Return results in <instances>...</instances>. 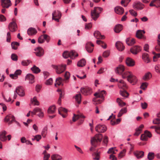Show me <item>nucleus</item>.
<instances>
[{
	"instance_id": "1",
	"label": "nucleus",
	"mask_w": 160,
	"mask_h": 160,
	"mask_svg": "<svg viewBox=\"0 0 160 160\" xmlns=\"http://www.w3.org/2000/svg\"><path fill=\"white\" fill-rule=\"evenodd\" d=\"M125 68L122 65H120L117 67L115 70L116 73L118 74H122V77L123 78H127V81L132 85L135 84L138 81L136 77L131 72H125L122 73Z\"/></svg>"
},
{
	"instance_id": "2",
	"label": "nucleus",
	"mask_w": 160,
	"mask_h": 160,
	"mask_svg": "<svg viewBox=\"0 0 160 160\" xmlns=\"http://www.w3.org/2000/svg\"><path fill=\"white\" fill-rule=\"evenodd\" d=\"M102 138V134L100 133L97 134L94 137L92 138L91 140L92 146L90 148L91 151L93 152H97L98 149H96V148L99 145L101 142Z\"/></svg>"
},
{
	"instance_id": "3",
	"label": "nucleus",
	"mask_w": 160,
	"mask_h": 160,
	"mask_svg": "<svg viewBox=\"0 0 160 160\" xmlns=\"http://www.w3.org/2000/svg\"><path fill=\"white\" fill-rule=\"evenodd\" d=\"M105 91H102L99 93H96L94 94V96L96 97L94 98L93 101L94 102H96V105L98 103H100L104 100V94H105Z\"/></svg>"
},
{
	"instance_id": "4",
	"label": "nucleus",
	"mask_w": 160,
	"mask_h": 160,
	"mask_svg": "<svg viewBox=\"0 0 160 160\" xmlns=\"http://www.w3.org/2000/svg\"><path fill=\"white\" fill-rule=\"evenodd\" d=\"M102 10V8L99 7H95L93 10H91V16L92 18L96 21L99 16V14Z\"/></svg>"
},
{
	"instance_id": "5",
	"label": "nucleus",
	"mask_w": 160,
	"mask_h": 160,
	"mask_svg": "<svg viewBox=\"0 0 160 160\" xmlns=\"http://www.w3.org/2000/svg\"><path fill=\"white\" fill-rule=\"evenodd\" d=\"M63 56L65 58H68L69 57L73 59L75 57L78 56V54L74 51H72L69 52L68 51H65L63 53Z\"/></svg>"
},
{
	"instance_id": "6",
	"label": "nucleus",
	"mask_w": 160,
	"mask_h": 160,
	"mask_svg": "<svg viewBox=\"0 0 160 160\" xmlns=\"http://www.w3.org/2000/svg\"><path fill=\"white\" fill-rule=\"evenodd\" d=\"M66 66V65H52V67L55 69L56 72L58 74L61 73L65 70Z\"/></svg>"
},
{
	"instance_id": "7",
	"label": "nucleus",
	"mask_w": 160,
	"mask_h": 160,
	"mask_svg": "<svg viewBox=\"0 0 160 160\" xmlns=\"http://www.w3.org/2000/svg\"><path fill=\"white\" fill-rule=\"evenodd\" d=\"M85 118V117L81 113L78 114H74L72 117V120L73 122H75L77 120L79 119L80 124H81L84 121Z\"/></svg>"
},
{
	"instance_id": "8",
	"label": "nucleus",
	"mask_w": 160,
	"mask_h": 160,
	"mask_svg": "<svg viewBox=\"0 0 160 160\" xmlns=\"http://www.w3.org/2000/svg\"><path fill=\"white\" fill-rule=\"evenodd\" d=\"M38 112H40L39 114H37L39 117L42 118L43 117V112L42 111L41 108L38 107L35 108L33 111L31 112V116L33 117V115L36 114Z\"/></svg>"
},
{
	"instance_id": "9",
	"label": "nucleus",
	"mask_w": 160,
	"mask_h": 160,
	"mask_svg": "<svg viewBox=\"0 0 160 160\" xmlns=\"http://www.w3.org/2000/svg\"><path fill=\"white\" fill-rule=\"evenodd\" d=\"M61 13L59 11H55L52 13V19L57 22L59 21V19L61 17Z\"/></svg>"
},
{
	"instance_id": "10",
	"label": "nucleus",
	"mask_w": 160,
	"mask_h": 160,
	"mask_svg": "<svg viewBox=\"0 0 160 160\" xmlns=\"http://www.w3.org/2000/svg\"><path fill=\"white\" fill-rule=\"evenodd\" d=\"M107 129L106 126L102 124H98L95 128V130L98 132H104L106 131Z\"/></svg>"
},
{
	"instance_id": "11",
	"label": "nucleus",
	"mask_w": 160,
	"mask_h": 160,
	"mask_svg": "<svg viewBox=\"0 0 160 160\" xmlns=\"http://www.w3.org/2000/svg\"><path fill=\"white\" fill-rule=\"evenodd\" d=\"M1 4L3 8H8L11 6L12 3L10 0H1Z\"/></svg>"
},
{
	"instance_id": "12",
	"label": "nucleus",
	"mask_w": 160,
	"mask_h": 160,
	"mask_svg": "<svg viewBox=\"0 0 160 160\" xmlns=\"http://www.w3.org/2000/svg\"><path fill=\"white\" fill-rule=\"evenodd\" d=\"M4 120L5 122H8L9 125L11 124L13 122L15 121L14 116L11 114L6 116Z\"/></svg>"
},
{
	"instance_id": "13",
	"label": "nucleus",
	"mask_w": 160,
	"mask_h": 160,
	"mask_svg": "<svg viewBox=\"0 0 160 160\" xmlns=\"http://www.w3.org/2000/svg\"><path fill=\"white\" fill-rule=\"evenodd\" d=\"M8 28L9 30L12 32H15L17 30V25L14 18L12 19V22L9 24Z\"/></svg>"
},
{
	"instance_id": "14",
	"label": "nucleus",
	"mask_w": 160,
	"mask_h": 160,
	"mask_svg": "<svg viewBox=\"0 0 160 160\" xmlns=\"http://www.w3.org/2000/svg\"><path fill=\"white\" fill-rule=\"evenodd\" d=\"M133 7L134 9L137 10H141L144 8V5L140 2H135L133 5Z\"/></svg>"
},
{
	"instance_id": "15",
	"label": "nucleus",
	"mask_w": 160,
	"mask_h": 160,
	"mask_svg": "<svg viewBox=\"0 0 160 160\" xmlns=\"http://www.w3.org/2000/svg\"><path fill=\"white\" fill-rule=\"evenodd\" d=\"M141 50L142 48L140 46L136 45L132 48L130 51L133 54H137L141 51Z\"/></svg>"
},
{
	"instance_id": "16",
	"label": "nucleus",
	"mask_w": 160,
	"mask_h": 160,
	"mask_svg": "<svg viewBox=\"0 0 160 160\" xmlns=\"http://www.w3.org/2000/svg\"><path fill=\"white\" fill-rule=\"evenodd\" d=\"M35 53L38 57H41L44 54V50L40 47H38L34 49Z\"/></svg>"
},
{
	"instance_id": "17",
	"label": "nucleus",
	"mask_w": 160,
	"mask_h": 160,
	"mask_svg": "<svg viewBox=\"0 0 160 160\" xmlns=\"http://www.w3.org/2000/svg\"><path fill=\"white\" fill-rule=\"evenodd\" d=\"M15 92L21 97H23L25 94L24 89L21 86L17 87L16 89Z\"/></svg>"
},
{
	"instance_id": "18",
	"label": "nucleus",
	"mask_w": 160,
	"mask_h": 160,
	"mask_svg": "<svg viewBox=\"0 0 160 160\" xmlns=\"http://www.w3.org/2000/svg\"><path fill=\"white\" fill-rule=\"evenodd\" d=\"M118 86L119 88L122 89L123 90H126L128 88L126 83L122 80L119 81L118 83Z\"/></svg>"
},
{
	"instance_id": "19",
	"label": "nucleus",
	"mask_w": 160,
	"mask_h": 160,
	"mask_svg": "<svg viewBox=\"0 0 160 160\" xmlns=\"http://www.w3.org/2000/svg\"><path fill=\"white\" fill-rule=\"evenodd\" d=\"M81 92L85 95L90 94L92 92L91 88L88 87L82 88L81 89Z\"/></svg>"
},
{
	"instance_id": "20",
	"label": "nucleus",
	"mask_w": 160,
	"mask_h": 160,
	"mask_svg": "<svg viewBox=\"0 0 160 160\" xmlns=\"http://www.w3.org/2000/svg\"><path fill=\"white\" fill-rule=\"evenodd\" d=\"M94 45L90 42H88L86 45V48L87 51L91 53L93 50Z\"/></svg>"
},
{
	"instance_id": "21",
	"label": "nucleus",
	"mask_w": 160,
	"mask_h": 160,
	"mask_svg": "<svg viewBox=\"0 0 160 160\" xmlns=\"http://www.w3.org/2000/svg\"><path fill=\"white\" fill-rule=\"evenodd\" d=\"M26 80L29 81L30 83H32L34 82V77L33 75L31 74H28L25 77Z\"/></svg>"
},
{
	"instance_id": "22",
	"label": "nucleus",
	"mask_w": 160,
	"mask_h": 160,
	"mask_svg": "<svg viewBox=\"0 0 160 160\" xmlns=\"http://www.w3.org/2000/svg\"><path fill=\"white\" fill-rule=\"evenodd\" d=\"M59 113L60 114L63 118H65L66 117V113L67 112V110L65 108L60 107L58 109Z\"/></svg>"
},
{
	"instance_id": "23",
	"label": "nucleus",
	"mask_w": 160,
	"mask_h": 160,
	"mask_svg": "<svg viewBox=\"0 0 160 160\" xmlns=\"http://www.w3.org/2000/svg\"><path fill=\"white\" fill-rule=\"evenodd\" d=\"M151 7L155 6L157 8L160 7V0H152L150 4Z\"/></svg>"
},
{
	"instance_id": "24",
	"label": "nucleus",
	"mask_w": 160,
	"mask_h": 160,
	"mask_svg": "<svg viewBox=\"0 0 160 160\" xmlns=\"http://www.w3.org/2000/svg\"><path fill=\"white\" fill-rule=\"evenodd\" d=\"M100 152L98 151V150L97 152H93L92 154L93 159L94 160H99L100 158Z\"/></svg>"
},
{
	"instance_id": "25",
	"label": "nucleus",
	"mask_w": 160,
	"mask_h": 160,
	"mask_svg": "<svg viewBox=\"0 0 160 160\" xmlns=\"http://www.w3.org/2000/svg\"><path fill=\"white\" fill-rule=\"evenodd\" d=\"M22 71L19 69L17 70L14 72V74H10V77L13 79H16L18 77V75L21 74Z\"/></svg>"
},
{
	"instance_id": "26",
	"label": "nucleus",
	"mask_w": 160,
	"mask_h": 160,
	"mask_svg": "<svg viewBox=\"0 0 160 160\" xmlns=\"http://www.w3.org/2000/svg\"><path fill=\"white\" fill-rule=\"evenodd\" d=\"M127 65L129 66L132 67L134 65L135 62L134 60L130 58H128L126 60Z\"/></svg>"
},
{
	"instance_id": "27",
	"label": "nucleus",
	"mask_w": 160,
	"mask_h": 160,
	"mask_svg": "<svg viewBox=\"0 0 160 160\" xmlns=\"http://www.w3.org/2000/svg\"><path fill=\"white\" fill-rule=\"evenodd\" d=\"M134 154L138 159H139L143 157L144 152L142 151H137L134 152Z\"/></svg>"
},
{
	"instance_id": "28",
	"label": "nucleus",
	"mask_w": 160,
	"mask_h": 160,
	"mask_svg": "<svg viewBox=\"0 0 160 160\" xmlns=\"http://www.w3.org/2000/svg\"><path fill=\"white\" fill-rule=\"evenodd\" d=\"M114 10L115 12L119 14H122L124 12L123 8L120 6H117L115 7Z\"/></svg>"
},
{
	"instance_id": "29",
	"label": "nucleus",
	"mask_w": 160,
	"mask_h": 160,
	"mask_svg": "<svg viewBox=\"0 0 160 160\" xmlns=\"http://www.w3.org/2000/svg\"><path fill=\"white\" fill-rule=\"evenodd\" d=\"M126 43L129 46H132L135 43V39L131 38H128L126 40Z\"/></svg>"
},
{
	"instance_id": "30",
	"label": "nucleus",
	"mask_w": 160,
	"mask_h": 160,
	"mask_svg": "<svg viewBox=\"0 0 160 160\" xmlns=\"http://www.w3.org/2000/svg\"><path fill=\"white\" fill-rule=\"evenodd\" d=\"M116 47L119 51H122L124 50V47L122 43L120 42H117L116 43Z\"/></svg>"
},
{
	"instance_id": "31",
	"label": "nucleus",
	"mask_w": 160,
	"mask_h": 160,
	"mask_svg": "<svg viewBox=\"0 0 160 160\" xmlns=\"http://www.w3.org/2000/svg\"><path fill=\"white\" fill-rule=\"evenodd\" d=\"M64 81H65L64 79H62L61 77L58 78L56 79L55 86L56 87L57 85L58 86H60V85L63 86V84L62 82Z\"/></svg>"
},
{
	"instance_id": "32",
	"label": "nucleus",
	"mask_w": 160,
	"mask_h": 160,
	"mask_svg": "<svg viewBox=\"0 0 160 160\" xmlns=\"http://www.w3.org/2000/svg\"><path fill=\"white\" fill-rule=\"evenodd\" d=\"M94 36L97 39H104L105 36L101 34L98 31H96L94 33Z\"/></svg>"
},
{
	"instance_id": "33",
	"label": "nucleus",
	"mask_w": 160,
	"mask_h": 160,
	"mask_svg": "<svg viewBox=\"0 0 160 160\" xmlns=\"http://www.w3.org/2000/svg\"><path fill=\"white\" fill-rule=\"evenodd\" d=\"M6 132L5 131L0 132V139L1 141L4 142L7 140V137L6 136Z\"/></svg>"
},
{
	"instance_id": "34",
	"label": "nucleus",
	"mask_w": 160,
	"mask_h": 160,
	"mask_svg": "<svg viewBox=\"0 0 160 160\" xmlns=\"http://www.w3.org/2000/svg\"><path fill=\"white\" fill-rule=\"evenodd\" d=\"M52 160H61L62 159V157L58 154H54L51 156Z\"/></svg>"
},
{
	"instance_id": "35",
	"label": "nucleus",
	"mask_w": 160,
	"mask_h": 160,
	"mask_svg": "<svg viewBox=\"0 0 160 160\" xmlns=\"http://www.w3.org/2000/svg\"><path fill=\"white\" fill-rule=\"evenodd\" d=\"M36 30L34 28H29L27 31L28 34L29 35H32L37 33Z\"/></svg>"
},
{
	"instance_id": "36",
	"label": "nucleus",
	"mask_w": 160,
	"mask_h": 160,
	"mask_svg": "<svg viewBox=\"0 0 160 160\" xmlns=\"http://www.w3.org/2000/svg\"><path fill=\"white\" fill-rule=\"evenodd\" d=\"M145 33V32L144 30H138L137 31L136 33V36L139 38H141L143 36V34Z\"/></svg>"
},
{
	"instance_id": "37",
	"label": "nucleus",
	"mask_w": 160,
	"mask_h": 160,
	"mask_svg": "<svg viewBox=\"0 0 160 160\" xmlns=\"http://www.w3.org/2000/svg\"><path fill=\"white\" fill-rule=\"evenodd\" d=\"M142 59L144 61L147 63H148L150 62L148 55L147 53H144L142 55Z\"/></svg>"
},
{
	"instance_id": "38",
	"label": "nucleus",
	"mask_w": 160,
	"mask_h": 160,
	"mask_svg": "<svg viewBox=\"0 0 160 160\" xmlns=\"http://www.w3.org/2000/svg\"><path fill=\"white\" fill-rule=\"evenodd\" d=\"M123 26L120 24L116 25L114 28L115 32L116 33H119L122 29Z\"/></svg>"
},
{
	"instance_id": "39",
	"label": "nucleus",
	"mask_w": 160,
	"mask_h": 160,
	"mask_svg": "<svg viewBox=\"0 0 160 160\" xmlns=\"http://www.w3.org/2000/svg\"><path fill=\"white\" fill-rule=\"evenodd\" d=\"M152 77V75L150 72H148L145 74L143 76L142 79L145 81H147L150 79Z\"/></svg>"
},
{
	"instance_id": "40",
	"label": "nucleus",
	"mask_w": 160,
	"mask_h": 160,
	"mask_svg": "<svg viewBox=\"0 0 160 160\" xmlns=\"http://www.w3.org/2000/svg\"><path fill=\"white\" fill-rule=\"evenodd\" d=\"M143 127L144 125L143 124L140 125L139 128L136 129V132L134 133V135L137 136L139 135L141 132L142 128Z\"/></svg>"
},
{
	"instance_id": "41",
	"label": "nucleus",
	"mask_w": 160,
	"mask_h": 160,
	"mask_svg": "<svg viewBox=\"0 0 160 160\" xmlns=\"http://www.w3.org/2000/svg\"><path fill=\"white\" fill-rule=\"evenodd\" d=\"M143 127L144 125L143 124L140 125L139 128L136 129V132L134 133V135L137 136L139 135L141 132L142 128Z\"/></svg>"
},
{
	"instance_id": "42",
	"label": "nucleus",
	"mask_w": 160,
	"mask_h": 160,
	"mask_svg": "<svg viewBox=\"0 0 160 160\" xmlns=\"http://www.w3.org/2000/svg\"><path fill=\"white\" fill-rule=\"evenodd\" d=\"M56 107L55 106L50 107L48 110V113L49 114H53L55 113Z\"/></svg>"
},
{
	"instance_id": "43",
	"label": "nucleus",
	"mask_w": 160,
	"mask_h": 160,
	"mask_svg": "<svg viewBox=\"0 0 160 160\" xmlns=\"http://www.w3.org/2000/svg\"><path fill=\"white\" fill-rule=\"evenodd\" d=\"M120 94L122 96L125 98H127L129 95V93L126 91V90H120Z\"/></svg>"
},
{
	"instance_id": "44",
	"label": "nucleus",
	"mask_w": 160,
	"mask_h": 160,
	"mask_svg": "<svg viewBox=\"0 0 160 160\" xmlns=\"http://www.w3.org/2000/svg\"><path fill=\"white\" fill-rule=\"evenodd\" d=\"M86 62L84 59H82L79 61L77 64L78 67H82L84 66L86 64Z\"/></svg>"
},
{
	"instance_id": "45",
	"label": "nucleus",
	"mask_w": 160,
	"mask_h": 160,
	"mask_svg": "<svg viewBox=\"0 0 160 160\" xmlns=\"http://www.w3.org/2000/svg\"><path fill=\"white\" fill-rule=\"evenodd\" d=\"M127 112V109L126 108H122L118 113V117H121L123 114Z\"/></svg>"
},
{
	"instance_id": "46",
	"label": "nucleus",
	"mask_w": 160,
	"mask_h": 160,
	"mask_svg": "<svg viewBox=\"0 0 160 160\" xmlns=\"http://www.w3.org/2000/svg\"><path fill=\"white\" fill-rule=\"evenodd\" d=\"M57 91L59 92L60 94L59 98L58 103L60 105L61 103V98H62L63 96V93L61 89H58Z\"/></svg>"
},
{
	"instance_id": "47",
	"label": "nucleus",
	"mask_w": 160,
	"mask_h": 160,
	"mask_svg": "<svg viewBox=\"0 0 160 160\" xmlns=\"http://www.w3.org/2000/svg\"><path fill=\"white\" fill-rule=\"evenodd\" d=\"M31 69L34 73H37L40 71V70L39 68L35 65Z\"/></svg>"
},
{
	"instance_id": "48",
	"label": "nucleus",
	"mask_w": 160,
	"mask_h": 160,
	"mask_svg": "<svg viewBox=\"0 0 160 160\" xmlns=\"http://www.w3.org/2000/svg\"><path fill=\"white\" fill-rule=\"evenodd\" d=\"M81 96L80 94H77L75 96V100L76 102L78 104H80L81 102Z\"/></svg>"
},
{
	"instance_id": "49",
	"label": "nucleus",
	"mask_w": 160,
	"mask_h": 160,
	"mask_svg": "<svg viewBox=\"0 0 160 160\" xmlns=\"http://www.w3.org/2000/svg\"><path fill=\"white\" fill-rule=\"evenodd\" d=\"M97 44L101 45V46L104 48H107V45L103 42L101 40H97L96 41Z\"/></svg>"
},
{
	"instance_id": "50",
	"label": "nucleus",
	"mask_w": 160,
	"mask_h": 160,
	"mask_svg": "<svg viewBox=\"0 0 160 160\" xmlns=\"http://www.w3.org/2000/svg\"><path fill=\"white\" fill-rule=\"evenodd\" d=\"M126 151V149H123L122 151L118 155V158L120 159L125 156Z\"/></svg>"
},
{
	"instance_id": "51",
	"label": "nucleus",
	"mask_w": 160,
	"mask_h": 160,
	"mask_svg": "<svg viewBox=\"0 0 160 160\" xmlns=\"http://www.w3.org/2000/svg\"><path fill=\"white\" fill-rule=\"evenodd\" d=\"M19 45V43L17 42H13L11 43V46L13 49L16 50L17 49Z\"/></svg>"
},
{
	"instance_id": "52",
	"label": "nucleus",
	"mask_w": 160,
	"mask_h": 160,
	"mask_svg": "<svg viewBox=\"0 0 160 160\" xmlns=\"http://www.w3.org/2000/svg\"><path fill=\"white\" fill-rule=\"evenodd\" d=\"M117 102L118 103L119 106L121 107L123 106L126 104L125 102H123L119 98L117 99Z\"/></svg>"
},
{
	"instance_id": "53",
	"label": "nucleus",
	"mask_w": 160,
	"mask_h": 160,
	"mask_svg": "<svg viewBox=\"0 0 160 160\" xmlns=\"http://www.w3.org/2000/svg\"><path fill=\"white\" fill-rule=\"evenodd\" d=\"M151 128H154L155 129V131L158 133L160 134V127L156 126H151Z\"/></svg>"
},
{
	"instance_id": "54",
	"label": "nucleus",
	"mask_w": 160,
	"mask_h": 160,
	"mask_svg": "<svg viewBox=\"0 0 160 160\" xmlns=\"http://www.w3.org/2000/svg\"><path fill=\"white\" fill-rule=\"evenodd\" d=\"M30 62L29 60H23L22 61L21 64L22 65L26 66L28 65Z\"/></svg>"
},
{
	"instance_id": "55",
	"label": "nucleus",
	"mask_w": 160,
	"mask_h": 160,
	"mask_svg": "<svg viewBox=\"0 0 160 160\" xmlns=\"http://www.w3.org/2000/svg\"><path fill=\"white\" fill-rule=\"evenodd\" d=\"M47 127H46L44 128L42 132V135L44 138L45 137L47 134Z\"/></svg>"
},
{
	"instance_id": "56",
	"label": "nucleus",
	"mask_w": 160,
	"mask_h": 160,
	"mask_svg": "<svg viewBox=\"0 0 160 160\" xmlns=\"http://www.w3.org/2000/svg\"><path fill=\"white\" fill-rule=\"evenodd\" d=\"M31 101L34 105H39V102L37 100L36 97H34Z\"/></svg>"
},
{
	"instance_id": "57",
	"label": "nucleus",
	"mask_w": 160,
	"mask_h": 160,
	"mask_svg": "<svg viewBox=\"0 0 160 160\" xmlns=\"http://www.w3.org/2000/svg\"><path fill=\"white\" fill-rule=\"evenodd\" d=\"M154 153L151 152H149L148 156V159L150 160H152L154 158Z\"/></svg>"
},
{
	"instance_id": "58",
	"label": "nucleus",
	"mask_w": 160,
	"mask_h": 160,
	"mask_svg": "<svg viewBox=\"0 0 160 160\" xmlns=\"http://www.w3.org/2000/svg\"><path fill=\"white\" fill-rule=\"evenodd\" d=\"M148 83L144 82L142 83L140 87V88L143 90H145L147 88L148 86Z\"/></svg>"
},
{
	"instance_id": "59",
	"label": "nucleus",
	"mask_w": 160,
	"mask_h": 160,
	"mask_svg": "<svg viewBox=\"0 0 160 160\" xmlns=\"http://www.w3.org/2000/svg\"><path fill=\"white\" fill-rule=\"evenodd\" d=\"M153 54L154 55L153 57V59L154 61H156V59L160 57V53H156L155 52H153Z\"/></svg>"
},
{
	"instance_id": "60",
	"label": "nucleus",
	"mask_w": 160,
	"mask_h": 160,
	"mask_svg": "<svg viewBox=\"0 0 160 160\" xmlns=\"http://www.w3.org/2000/svg\"><path fill=\"white\" fill-rule=\"evenodd\" d=\"M110 52L109 50H107L104 51L102 54V56L104 58H107L110 55Z\"/></svg>"
},
{
	"instance_id": "61",
	"label": "nucleus",
	"mask_w": 160,
	"mask_h": 160,
	"mask_svg": "<svg viewBox=\"0 0 160 160\" xmlns=\"http://www.w3.org/2000/svg\"><path fill=\"white\" fill-rule=\"evenodd\" d=\"M44 40L43 35L41 36L38 38V42L40 43H42L44 42Z\"/></svg>"
},
{
	"instance_id": "62",
	"label": "nucleus",
	"mask_w": 160,
	"mask_h": 160,
	"mask_svg": "<svg viewBox=\"0 0 160 160\" xmlns=\"http://www.w3.org/2000/svg\"><path fill=\"white\" fill-rule=\"evenodd\" d=\"M70 76V73L69 72H66L64 75V77L65 78L64 79L65 80V81L66 82V81L67 80H68Z\"/></svg>"
},
{
	"instance_id": "63",
	"label": "nucleus",
	"mask_w": 160,
	"mask_h": 160,
	"mask_svg": "<svg viewBox=\"0 0 160 160\" xmlns=\"http://www.w3.org/2000/svg\"><path fill=\"white\" fill-rule=\"evenodd\" d=\"M11 58L12 60L16 61L18 60V57L16 54L13 53L11 55Z\"/></svg>"
},
{
	"instance_id": "64",
	"label": "nucleus",
	"mask_w": 160,
	"mask_h": 160,
	"mask_svg": "<svg viewBox=\"0 0 160 160\" xmlns=\"http://www.w3.org/2000/svg\"><path fill=\"white\" fill-rule=\"evenodd\" d=\"M154 68L157 72L160 73V64H158L155 65Z\"/></svg>"
}]
</instances>
